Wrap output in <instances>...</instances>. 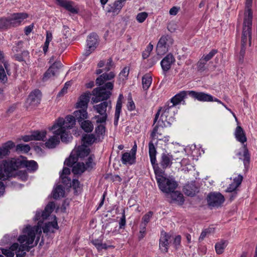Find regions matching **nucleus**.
Returning <instances> with one entry per match:
<instances>
[{
  "label": "nucleus",
  "mask_w": 257,
  "mask_h": 257,
  "mask_svg": "<svg viewBox=\"0 0 257 257\" xmlns=\"http://www.w3.org/2000/svg\"><path fill=\"white\" fill-rule=\"evenodd\" d=\"M55 207L53 202H49L43 211L37 210L34 217L35 220L38 221L37 226H31L26 225L22 230V234L20 235L18 243H14L9 248H2V252L7 257H14L15 254L16 257H22L33 246L36 245L42 235V225L44 221L47 220L43 227L44 233L54 232L55 230L58 229L57 218L55 215L50 216Z\"/></svg>",
  "instance_id": "obj_1"
},
{
  "label": "nucleus",
  "mask_w": 257,
  "mask_h": 257,
  "mask_svg": "<svg viewBox=\"0 0 257 257\" xmlns=\"http://www.w3.org/2000/svg\"><path fill=\"white\" fill-rule=\"evenodd\" d=\"M88 118V113L86 109L76 110L73 112V115H68L64 118L59 117L55 120L53 124L48 127V130L52 131L56 135L60 136L61 141L68 143L72 139L69 131L76 124V120L79 123Z\"/></svg>",
  "instance_id": "obj_2"
},
{
  "label": "nucleus",
  "mask_w": 257,
  "mask_h": 257,
  "mask_svg": "<svg viewBox=\"0 0 257 257\" xmlns=\"http://www.w3.org/2000/svg\"><path fill=\"white\" fill-rule=\"evenodd\" d=\"M25 167L30 172H34L38 169L37 162L34 160H27L24 157L20 156L3 160L0 163V196L5 193V186L3 182L9 177L14 175V171Z\"/></svg>",
  "instance_id": "obj_3"
},
{
  "label": "nucleus",
  "mask_w": 257,
  "mask_h": 257,
  "mask_svg": "<svg viewBox=\"0 0 257 257\" xmlns=\"http://www.w3.org/2000/svg\"><path fill=\"white\" fill-rule=\"evenodd\" d=\"M154 173L160 190L170 196L171 203L182 205L184 201V197L180 192L175 191L178 186L175 179L171 177H167L165 171L161 168H156Z\"/></svg>",
  "instance_id": "obj_4"
},
{
  "label": "nucleus",
  "mask_w": 257,
  "mask_h": 257,
  "mask_svg": "<svg viewBox=\"0 0 257 257\" xmlns=\"http://www.w3.org/2000/svg\"><path fill=\"white\" fill-rule=\"evenodd\" d=\"M234 135L237 141L240 143L242 146L236 153L239 159L241 160L246 168L249 163L250 155L246 145L245 143L247 141L246 134L243 129L239 125H238L234 131Z\"/></svg>",
  "instance_id": "obj_5"
},
{
  "label": "nucleus",
  "mask_w": 257,
  "mask_h": 257,
  "mask_svg": "<svg viewBox=\"0 0 257 257\" xmlns=\"http://www.w3.org/2000/svg\"><path fill=\"white\" fill-rule=\"evenodd\" d=\"M165 105L161 107L156 114L154 119L155 122H156L159 118V115H161L160 119L158 121V123H160V121L163 124L164 127L170 126L171 122L173 121V115L175 111L176 110L175 106H173L171 104Z\"/></svg>",
  "instance_id": "obj_6"
},
{
  "label": "nucleus",
  "mask_w": 257,
  "mask_h": 257,
  "mask_svg": "<svg viewBox=\"0 0 257 257\" xmlns=\"http://www.w3.org/2000/svg\"><path fill=\"white\" fill-rule=\"evenodd\" d=\"M94 158L93 155H90L86 162V164L84 165L83 163H76L77 159L72 158V155H71L65 161L64 165L69 167L72 166L73 173L75 174H79L83 173L85 170L93 167L94 165Z\"/></svg>",
  "instance_id": "obj_7"
},
{
  "label": "nucleus",
  "mask_w": 257,
  "mask_h": 257,
  "mask_svg": "<svg viewBox=\"0 0 257 257\" xmlns=\"http://www.w3.org/2000/svg\"><path fill=\"white\" fill-rule=\"evenodd\" d=\"M252 0H245V10L243 13V41L249 37L250 29H251L253 19L252 10Z\"/></svg>",
  "instance_id": "obj_8"
},
{
  "label": "nucleus",
  "mask_w": 257,
  "mask_h": 257,
  "mask_svg": "<svg viewBox=\"0 0 257 257\" xmlns=\"http://www.w3.org/2000/svg\"><path fill=\"white\" fill-rule=\"evenodd\" d=\"M113 83L109 82L101 87L95 88L93 90V93L96 96L92 98L93 102L97 103L108 98L111 95V90L113 89Z\"/></svg>",
  "instance_id": "obj_9"
},
{
  "label": "nucleus",
  "mask_w": 257,
  "mask_h": 257,
  "mask_svg": "<svg viewBox=\"0 0 257 257\" xmlns=\"http://www.w3.org/2000/svg\"><path fill=\"white\" fill-rule=\"evenodd\" d=\"M242 176L240 175H238L237 177L234 178L233 180V181H231V178H227L225 180L224 182L226 183H229V186L227 187L225 191L226 192L232 193V194L229 196V199L230 201L233 200L236 197L237 195L236 189L240 185L242 181Z\"/></svg>",
  "instance_id": "obj_10"
},
{
  "label": "nucleus",
  "mask_w": 257,
  "mask_h": 257,
  "mask_svg": "<svg viewBox=\"0 0 257 257\" xmlns=\"http://www.w3.org/2000/svg\"><path fill=\"white\" fill-rule=\"evenodd\" d=\"M204 153V151L200 149L199 146H197L195 145L192 144L187 146L185 149L181 151H178V153L180 157H183L187 154V156H191L194 160H197L199 156L201 154V153Z\"/></svg>",
  "instance_id": "obj_11"
},
{
  "label": "nucleus",
  "mask_w": 257,
  "mask_h": 257,
  "mask_svg": "<svg viewBox=\"0 0 257 257\" xmlns=\"http://www.w3.org/2000/svg\"><path fill=\"white\" fill-rule=\"evenodd\" d=\"M181 158L178 152H175L174 155L168 153H163L161 156L160 165L164 169L170 168L173 161H177L180 160Z\"/></svg>",
  "instance_id": "obj_12"
},
{
  "label": "nucleus",
  "mask_w": 257,
  "mask_h": 257,
  "mask_svg": "<svg viewBox=\"0 0 257 257\" xmlns=\"http://www.w3.org/2000/svg\"><path fill=\"white\" fill-rule=\"evenodd\" d=\"M224 201V196L219 192L210 193L207 197V202L209 206L218 207Z\"/></svg>",
  "instance_id": "obj_13"
},
{
  "label": "nucleus",
  "mask_w": 257,
  "mask_h": 257,
  "mask_svg": "<svg viewBox=\"0 0 257 257\" xmlns=\"http://www.w3.org/2000/svg\"><path fill=\"white\" fill-rule=\"evenodd\" d=\"M98 36L96 34H90L87 40V45L84 55L89 56L96 48L98 45Z\"/></svg>",
  "instance_id": "obj_14"
},
{
  "label": "nucleus",
  "mask_w": 257,
  "mask_h": 257,
  "mask_svg": "<svg viewBox=\"0 0 257 257\" xmlns=\"http://www.w3.org/2000/svg\"><path fill=\"white\" fill-rule=\"evenodd\" d=\"M47 131L45 130L36 131L31 133L30 135L22 137V140L25 142L31 141H43L45 139Z\"/></svg>",
  "instance_id": "obj_15"
},
{
  "label": "nucleus",
  "mask_w": 257,
  "mask_h": 257,
  "mask_svg": "<svg viewBox=\"0 0 257 257\" xmlns=\"http://www.w3.org/2000/svg\"><path fill=\"white\" fill-rule=\"evenodd\" d=\"M28 17L25 13H15L9 17L12 27H15L21 25Z\"/></svg>",
  "instance_id": "obj_16"
},
{
  "label": "nucleus",
  "mask_w": 257,
  "mask_h": 257,
  "mask_svg": "<svg viewBox=\"0 0 257 257\" xmlns=\"http://www.w3.org/2000/svg\"><path fill=\"white\" fill-rule=\"evenodd\" d=\"M89 153L90 149L88 146L81 145L73 150L70 156L72 155V158H76L77 159L78 158L82 159L88 156Z\"/></svg>",
  "instance_id": "obj_17"
},
{
  "label": "nucleus",
  "mask_w": 257,
  "mask_h": 257,
  "mask_svg": "<svg viewBox=\"0 0 257 257\" xmlns=\"http://www.w3.org/2000/svg\"><path fill=\"white\" fill-rule=\"evenodd\" d=\"M189 95L200 101L211 102L213 101L212 95L202 92L189 91Z\"/></svg>",
  "instance_id": "obj_18"
},
{
  "label": "nucleus",
  "mask_w": 257,
  "mask_h": 257,
  "mask_svg": "<svg viewBox=\"0 0 257 257\" xmlns=\"http://www.w3.org/2000/svg\"><path fill=\"white\" fill-rule=\"evenodd\" d=\"M41 93L40 90H35L28 96L27 102L32 106H36L40 103Z\"/></svg>",
  "instance_id": "obj_19"
},
{
  "label": "nucleus",
  "mask_w": 257,
  "mask_h": 257,
  "mask_svg": "<svg viewBox=\"0 0 257 257\" xmlns=\"http://www.w3.org/2000/svg\"><path fill=\"white\" fill-rule=\"evenodd\" d=\"M149 153L151 163L153 166L154 170H155L156 168H160L156 163V149L153 143V141H151L149 144Z\"/></svg>",
  "instance_id": "obj_20"
},
{
  "label": "nucleus",
  "mask_w": 257,
  "mask_h": 257,
  "mask_svg": "<svg viewBox=\"0 0 257 257\" xmlns=\"http://www.w3.org/2000/svg\"><path fill=\"white\" fill-rule=\"evenodd\" d=\"M171 236L166 232H162L160 239V249L163 252H166L168 251L169 241L170 239Z\"/></svg>",
  "instance_id": "obj_21"
},
{
  "label": "nucleus",
  "mask_w": 257,
  "mask_h": 257,
  "mask_svg": "<svg viewBox=\"0 0 257 257\" xmlns=\"http://www.w3.org/2000/svg\"><path fill=\"white\" fill-rule=\"evenodd\" d=\"M164 126L162 122L160 123L159 126L156 125L155 126L151 134L152 141L157 140L158 141V142H161L163 140V137L162 135L163 132Z\"/></svg>",
  "instance_id": "obj_22"
},
{
  "label": "nucleus",
  "mask_w": 257,
  "mask_h": 257,
  "mask_svg": "<svg viewBox=\"0 0 257 257\" xmlns=\"http://www.w3.org/2000/svg\"><path fill=\"white\" fill-rule=\"evenodd\" d=\"M189 91H182L180 92L172 98L170 103L174 106L179 104L184 101L187 95H189Z\"/></svg>",
  "instance_id": "obj_23"
},
{
  "label": "nucleus",
  "mask_w": 257,
  "mask_h": 257,
  "mask_svg": "<svg viewBox=\"0 0 257 257\" xmlns=\"http://www.w3.org/2000/svg\"><path fill=\"white\" fill-rule=\"evenodd\" d=\"M175 61V59L172 54H168L161 62V67L163 71H167L169 70Z\"/></svg>",
  "instance_id": "obj_24"
},
{
  "label": "nucleus",
  "mask_w": 257,
  "mask_h": 257,
  "mask_svg": "<svg viewBox=\"0 0 257 257\" xmlns=\"http://www.w3.org/2000/svg\"><path fill=\"white\" fill-rule=\"evenodd\" d=\"M15 144L12 141H8L0 147V158L9 155L10 150L14 148Z\"/></svg>",
  "instance_id": "obj_25"
},
{
  "label": "nucleus",
  "mask_w": 257,
  "mask_h": 257,
  "mask_svg": "<svg viewBox=\"0 0 257 257\" xmlns=\"http://www.w3.org/2000/svg\"><path fill=\"white\" fill-rule=\"evenodd\" d=\"M90 99V93H85L82 94L76 103V107L78 108L87 109V104Z\"/></svg>",
  "instance_id": "obj_26"
},
{
  "label": "nucleus",
  "mask_w": 257,
  "mask_h": 257,
  "mask_svg": "<svg viewBox=\"0 0 257 257\" xmlns=\"http://www.w3.org/2000/svg\"><path fill=\"white\" fill-rule=\"evenodd\" d=\"M217 53L215 50H212L208 54L204 55L198 62V67L200 69H203L206 62L210 60Z\"/></svg>",
  "instance_id": "obj_27"
},
{
  "label": "nucleus",
  "mask_w": 257,
  "mask_h": 257,
  "mask_svg": "<svg viewBox=\"0 0 257 257\" xmlns=\"http://www.w3.org/2000/svg\"><path fill=\"white\" fill-rule=\"evenodd\" d=\"M123 99V96L122 94H120L117 100L115 111L114 114V124L117 125L118 121L119 118L120 113L121 110L122 100Z\"/></svg>",
  "instance_id": "obj_28"
},
{
  "label": "nucleus",
  "mask_w": 257,
  "mask_h": 257,
  "mask_svg": "<svg viewBox=\"0 0 257 257\" xmlns=\"http://www.w3.org/2000/svg\"><path fill=\"white\" fill-rule=\"evenodd\" d=\"M121 161L124 165H133L136 162V156L130 152L124 153L122 155Z\"/></svg>",
  "instance_id": "obj_29"
},
{
  "label": "nucleus",
  "mask_w": 257,
  "mask_h": 257,
  "mask_svg": "<svg viewBox=\"0 0 257 257\" xmlns=\"http://www.w3.org/2000/svg\"><path fill=\"white\" fill-rule=\"evenodd\" d=\"M115 76V74L113 72H110L108 73H104L98 77L96 80V83L99 86L102 85L105 81L111 80Z\"/></svg>",
  "instance_id": "obj_30"
},
{
  "label": "nucleus",
  "mask_w": 257,
  "mask_h": 257,
  "mask_svg": "<svg viewBox=\"0 0 257 257\" xmlns=\"http://www.w3.org/2000/svg\"><path fill=\"white\" fill-rule=\"evenodd\" d=\"M58 66H60L59 63H53L49 68L47 70V71L44 73L42 80L43 81H46L52 78L53 77L55 76V72L53 69H55L58 67Z\"/></svg>",
  "instance_id": "obj_31"
},
{
  "label": "nucleus",
  "mask_w": 257,
  "mask_h": 257,
  "mask_svg": "<svg viewBox=\"0 0 257 257\" xmlns=\"http://www.w3.org/2000/svg\"><path fill=\"white\" fill-rule=\"evenodd\" d=\"M53 134L55 136H51V137H50L49 139L45 143L46 147L49 149H53L55 148L60 142L59 139L57 137V136H59L56 135L53 133Z\"/></svg>",
  "instance_id": "obj_32"
},
{
  "label": "nucleus",
  "mask_w": 257,
  "mask_h": 257,
  "mask_svg": "<svg viewBox=\"0 0 257 257\" xmlns=\"http://www.w3.org/2000/svg\"><path fill=\"white\" fill-rule=\"evenodd\" d=\"M228 241L224 239H221L216 243L215 245V249L217 254H221L223 252L225 247L228 245Z\"/></svg>",
  "instance_id": "obj_33"
},
{
  "label": "nucleus",
  "mask_w": 257,
  "mask_h": 257,
  "mask_svg": "<svg viewBox=\"0 0 257 257\" xmlns=\"http://www.w3.org/2000/svg\"><path fill=\"white\" fill-rule=\"evenodd\" d=\"M58 4L64 7L66 10L72 13L75 14L77 13V9L73 7L72 3L65 0H56Z\"/></svg>",
  "instance_id": "obj_34"
},
{
  "label": "nucleus",
  "mask_w": 257,
  "mask_h": 257,
  "mask_svg": "<svg viewBox=\"0 0 257 257\" xmlns=\"http://www.w3.org/2000/svg\"><path fill=\"white\" fill-rule=\"evenodd\" d=\"M65 191L61 185H57L52 192L53 197L57 199L64 196Z\"/></svg>",
  "instance_id": "obj_35"
},
{
  "label": "nucleus",
  "mask_w": 257,
  "mask_h": 257,
  "mask_svg": "<svg viewBox=\"0 0 257 257\" xmlns=\"http://www.w3.org/2000/svg\"><path fill=\"white\" fill-rule=\"evenodd\" d=\"M106 129L103 124L98 125L95 129V134L96 136V138L98 141H100L103 139L105 135Z\"/></svg>",
  "instance_id": "obj_36"
},
{
  "label": "nucleus",
  "mask_w": 257,
  "mask_h": 257,
  "mask_svg": "<svg viewBox=\"0 0 257 257\" xmlns=\"http://www.w3.org/2000/svg\"><path fill=\"white\" fill-rule=\"evenodd\" d=\"M180 164L182 167V170L185 172H188L194 168L193 165L190 162V160L188 158V157L186 158L184 157L182 159H181V161L180 162Z\"/></svg>",
  "instance_id": "obj_37"
},
{
  "label": "nucleus",
  "mask_w": 257,
  "mask_h": 257,
  "mask_svg": "<svg viewBox=\"0 0 257 257\" xmlns=\"http://www.w3.org/2000/svg\"><path fill=\"white\" fill-rule=\"evenodd\" d=\"M98 140L93 134L85 135L82 137V145L89 146L92 145L96 141Z\"/></svg>",
  "instance_id": "obj_38"
},
{
  "label": "nucleus",
  "mask_w": 257,
  "mask_h": 257,
  "mask_svg": "<svg viewBox=\"0 0 257 257\" xmlns=\"http://www.w3.org/2000/svg\"><path fill=\"white\" fill-rule=\"evenodd\" d=\"M80 123L81 128L86 133L91 132L93 130V124L89 120H84Z\"/></svg>",
  "instance_id": "obj_39"
},
{
  "label": "nucleus",
  "mask_w": 257,
  "mask_h": 257,
  "mask_svg": "<svg viewBox=\"0 0 257 257\" xmlns=\"http://www.w3.org/2000/svg\"><path fill=\"white\" fill-rule=\"evenodd\" d=\"M143 88L146 90L149 89L152 82V77L150 74H146L142 79Z\"/></svg>",
  "instance_id": "obj_40"
},
{
  "label": "nucleus",
  "mask_w": 257,
  "mask_h": 257,
  "mask_svg": "<svg viewBox=\"0 0 257 257\" xmlns=\"http://www.w3.org/2000/svg\"><path fill=\"white\" fill-rule=\"evenodd\" d=\"M108 105V103L107 102L103 101L99 104L94 105L93 107L96 112L100 114H107L106 111Z\"/></svg>",
  "instance_id": "obj_41"
},
{
  "label": "nucleus",
  "mask_w": 257,
  "mask_h": 257,
  "mask_svg": "<svg viewBox=\"0 0 257 257\" xmlns=\"http://www.w3.org/2000/svg\"><path fill=\"white\" fill-rule=\"evenodd\" d=\"M125 1L124 0H116L113 6L111 7V12L113 14H117L123 7Z\"/></svg>",
  "instance_id": "obj_42"
},
{
  "label": "nucleus",
  "mask_w": 257,
  "mask_h": 257,
  "mask_svg": "<svg viewBox=\"0 0 257 257\" xmlns=\"http://www.w3.org/2000/svg\"><path fill=\"white\" fill-rule=\"evenodd\" d=\"M19 169H16L14 171V175L9 177L6 180L9 179L11 177H18L22 181H26L28 179V175L25 171H18Z\"/></svg>",
  "instance_id": "obj_43"
},
{
  "label": "nucleus",
  "mask_w": 257,
  "mask_h": 257,
  "mask_svg": "<svg viewBox=\"0 0 257 257\" xmlns=\"http://www.w3.org/2000/svg\"><path fill=\"white\" fill-rule=\"evenodd\" d=\"M162 40V44L166 46L168 48V47L171 46L173 43V40L171 38V37L169 35H165L162 36L159 41Z\"/></svg>",
  "instance_id": "obj_44"
},
{
  "label": "nucleus",
  "mask_w": 257,
  "mask_h": 257,
  "mask_svg": "<svg viewBox=\"0 0 257 257\" xmlns=\"http://www.w3.org/2000/svg\"><path fill=\"white\" fill-rule=\"evenodd\" d=\"M52 33L49 32H47L46 41L43 47V50L45 54H46L48 51L49 45L50 42L52 40Z\"/></svg>",
  "instance_id": "obj_45"
},
{
  "label": "nucleus",
  "mask_w": 257,
  "mask_h": 257,
  "mask_svg": "<svg viewBox=\"0 0 257 257\" xmlns=\"http://www.w3.org/2000/svg\"><path fill=\"white\" fill-rule=\"evenodd\" d=\"M251 29H250V34H249V37H247L245 41H243L242 37H243V33H242V36H241V49L240 50V55L242 56V57L243 56L244 53H245V46L246 45L247 42L248 41L249 45H250V40H251Z\"/></svg>",
  "instance_id": "obj_46"
},
{
  "label": "nucleus",
  "mask_w": 257,
  "mask_h": 257,
  "mask_svg": "<svg viewBox=\"0 0 257 257\" xmlns=\"http://www.w3.org/2000/svg\"><path fill=\"white\" fill-rule=\"evenodd\" d=\"M92 243L98 250H101L103 249H107L108 247L111 246L107 245L106 243H102V241L98 239L93 240Z\"/></svg>",
  "instance_id": "obj_47"
},
{
  "label": "nucleus",
  "mask_w": 257,
  "mask_h": 257,
  "mask_svg": "<svg viewBox=\"0 0 257 257\" xmlns=\"http://www.w3.org/2000/svg\"><path fill=\"white\" fill-rule=\"evenodd\" d=\"M162 40L159 41L157 45V53L159 55H162L168 51V48L162 44Z\"/></svg>",
  "instance_id": "obj_48"
},
{
  "label": "nucleus",
  "mask_w": 257,
  "mask_h": 257,
  "mask_svg": "<svg viewBox=\"0 0 257 257\" xmlns=\"http://www.w3.org/2000/svg\"><path fill=\"white\" fill-rule=\"evenodd\" d=\"M112 61L111 59H109L107 60L106 62H105V68L101 69H98L96 70V73L97 74H99L102 73L104 71H108L110 69L111 67L112 66Z\"/></svg>",
  "instance_id": "obj_49"
},
{
  "label": "nucleus",
  "mask_w": 257,
  "mask_h": 257,
  "mask_svg": "<svg viewBox=\"0 0 257 257\" xmlns=\"http://www.w3.org/2000/svg\"><path fill=\"white\" fill-rule=\"evenodd\" d=\"M11 27H12L9 17L0 19V29H7Z\"/></svg>",
  "instance_id": "obj_50"
},
{
  "label": "nucleus",
  "mask_w": 257,
  "mask_h": 257,
  "mask_svg": "<svg viewBox=\"0 0 257 257\" xmlns=\"http://www.w3.org/2000/svg\"><path fill=\"white\" fill-rule=\"evenodd\" d=\"M184 192L188 196H193L196 192V189L193 186L186 185L184 188Z\"/></svg>",
  "instance_id": "obj_51"
},
{
  "label": "nucleus",
  "mask_w": 257,
  "mask_h": 257,
  "mask_svg": "<svg viewBox=\"0 0 257 257\" xmlns=\"http://www.w3.org/2000/svg\"><path fill=\"white\" fill-rule=\"evenodd\" d=\"M17 151L27 153L30 150V147L29 145L19 144L16 146Z\"/></svg>",
  "instance_id": "obj_52"
},
{
  "label": "nucleus",
  "mask_w": 257,
  "mask_h": 257,
  "mask_svg": "<svg viewBox=\"0 0 257 257\" xmlns=\"http://www.w3.org/2000/svg\"><path fill=\"white\" fill-rule=\"evenodd\" d=\"M130 69L127 67H125L120 72L119 74V79L122 81L127 79L129 74Z\"/></svg>",
  "instance_id": "obj_53"
},
{
  "label": "nucleus",
  "mask_w": 257,
  "mask_h": 257,
  "mask_svg": "<svg viewBox=\"0 0 257 257\" xmlns=\"http://www.w3.org/2000/svg\"><path fill=\"white\" fill-rule=\"evenodd\" d=\"M148 17V14L146 12H141L137 14L136 16L137 21L140 23H143Z\"/></svg>",
  "instance_id": "obj_54"
},
{
  "label": "nucleus",
  "mask_w": 257,
  "mask_h": 257,
  "mask_svg": "<svg viewBox=\"0 0 257 257\" xmlns=\"http://www.w3.org/2000/svg\"><path fill=\"white\" fill-rule=\"evenodd\" d=\"M0 81L5 83L8 81V77L5 69L2 66H0Z\"/></svg>",
  "instance_id": "obj_55"
},
{
  "label": "nucleus",
  "mask_w": 257,
  "mask_h": 257,
  "mask_svg": "<svg viewBox=\"0 0 257 257\" xmlns=\"http://www.w3.org/2000/svg\"><path fill=\"white\" fill-rule=\"evenodd\" d=\"M95 119H96V122L97 123H103L105 122L107 118V114H102L99 115H95L94 117Z\"/></svg>",
  "instance_id": "obj_56"
},
{
  "label": "nucleus",
  "mask_w": 257,
  "mask_h": 257,
  "mask_svg": "<svg viewBox=\"0 0 257 257\" xmlns=\"http://www.w3.org/2000/svg\"><path fill=\"white\" fill-rule=\"evenodd\" d=\"M153 45L152 44H151V43H150L148 45V46L147 47L145 51H144L143 53L142 56L144 59H146L149 56L151 52L153 50Z\"/></svg>",
  "instance_id": "obj_57"
},
{
  "label": "nucleus",
  "mask_w": 257,
  "mask_h": 257,
  "mask_svg": "<svg viewBox=\"0 0 257 257\" xmlns=\"http://www.w3.org/2000/svg\"><path fill=\"white\" fill-rule=\"evenodd\" d=\"M71 82L70 81H68L65 83L64 87L59 92L58 96H61L66 94L67 92L68 88L71 86Z\"/></svg>",
  "instance_id": "obj_58"
},
{
  "label": "nucleus",
  "mask_w": 257,
  "mask_h": 257,
  "mask_svg": "<svg viewBox=\"0 0 257 257\" xmlns=\"http://www.w3.org/2000/svg\"><path fill=\"white\" fill-rule=\"evenodd\" d=\"M60 178L62 180V182L66 187L71 186V179L67 176H63V175H60Z\"/></svg>",
  "instance_id": "obj_59"
},
{
  "label": "nucleus",
  "mask_w": 257,
  "mask_h": 257,
  "mask_svg": "<svg viewBox=\"0 0 257 257\" xmlns=\"http://www.w3.org/2000/svg\"><path fill=\"white\" fill-rule=\"evenodd\" d=\"M152 212H149L143 216L142 218V223H144V226H145L149 222L150 218L152 216Z\"/></svg>",
  "instance_id": "obj_60"
},
{
  "label": "nucleus",
  "mask_w": 257,
  "mask_h": 257,
  "mask_svg": "<svg viewBox=\"0 0 257 257\" xmlns=\"http://www.w3.org/2000/svg\"><path fill=\"white\" fill-rule=\"evenodd\" d=\"M72 186L73 188L75 190V192H77L80 190L81 185L78 180L74 179L72 181Z\"/></svg>",
  "instance_id": "obj_61"
},
{
  "label": "nucleus",
  "mask_w": 257,
  "mask_h": 257,
  "mask_svg": "<svg viewBox=\"0 0 257 257\" xmlns=\"http://www.w3.org/2000/svg\"><path fill=\"white\" fill-rule=\"evenodd\" d=\"M126 224L125 216L124 210L123 211L122 216L119 221V228H123Z\"/></svg>",
  "instance_id": "obj_62"
},
{
  "label": "nucleus",
  "mask_w": 257,
  "mask_h": 257,
  "mask_svg": "<svg viewBox=\"0 0 257 257\" xmlns=\"http://www.w3.org/2000/svg\"><path fill=\"white\" fill-rule=\"evenodd\" d=\"M62 34L63 38L66 39L70 36V33L69 32V29L67 26H64L62 30Z\"/></svg>",
  "instance_id": "obj_63"
},
{
  "label": "nucleus",
  "mask_w": 257,
  "mask_h": 257,
  "mask_svg": "<svg viewBox=\"0 0 257 257\" xmlns=\"http://www.w3.org/2000/svg\"><path fill=\"white\" fill-rule=\"evenodd\" d=\"M127 107L130 111H132L135 109V105L132 98L128 100Z\"/></svg>",
  "instance_id": "obj_64"
}]
</instances>
